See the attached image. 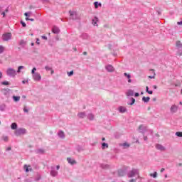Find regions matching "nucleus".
<instances>
[{
    "mask_svg": "<svg viewBox=\"0 0 182 182\" xmlns=\"http://www.w3.org/2000/svg\"><path fill=\"white\" fill-rule=\"evenodd\" d=\"M137 176L139 177V170L137 169H132L129 173H128V177L129 178H132V177H134Z\"/></svg>",
    "mask_w": 182,
    "mask_h": 182,
    "instance_id": "nucleus-1",
    "label": "nucleus"
},
{
    "mask_svg": "<svg viewBox=\"0 0 182 182\" xmlns=\"http://www.w3.org/2000/svg\"><path fill=\"white\" fill-rule=\"evenodd\" d=\"M6 75L8 76H11L12 77L16 76V71L13 68H8L6 70Z\"/></svg>",
    "mask_w": 182,
    "mask_h": 182,
    "instance_id": "nucleus-2",
    "label": "nucleus"
},
{
    "mask_svg": "<svg viewBox=\"0 0 182 182\" xmlns=\"http://www.w3.org/2000/svg\"><path fill=\"white\" fill-rule=\"evenodd\" d=\"M25 133H26V129L22 128L18 129L14 132L16 136H21L25 134Z\"/></svg>",
    "mask_w": 182,
    "mask_h": 182,
    "instance_id": "nucleus-3",
    "label": "nucleus"
},
{
    "mask_svg": "<svg viewBox=\"0 0 182 182\" xmlns=\"http://www.w3.org/2000/svg\"><path fill=\"white\" fill-rule=\"evenodd\" d=\"M11 38H12V34L11 33H6L2 35V39L4 41H9V39H11Z\"/></svg>",
    "mask_w": 182,
    "mask_h": 182,
    "instance_id": "nucleus-4",
    "label": "nucleus"
},
{
    "mask_svg": "<svg viewBox=\"0 0 182 182\" xmlns=\"http://www.w3.org/2000/svg\"><path fill=\"white\" fill-rule=\"evenodd\" d=\"M33 79H34L37 82H39L41 79H42V77L41 76V74H39V73H36L33 75Z\"/></svg>",
    "mask_w": 182,
    "mask_h": 182,
    "instance_id": "nucleus-5",
    "label": "nucleus"
},
{
    "mask_svg": "<svg viewBox=\"0 0 182 182\" xmlns=\"http://www.w3.org/2000/svg\"><path fill=\"white\" fill-rule=\"evenodd\" d=\"M69 14H70L72 19H76V16H77V13H76V11H70Z\"/></svg>",
    "mask_w": 182,
    "mask_h": 182,
    "instance_id": "nucleus-6",
    "label": "nucleus"
},
{
    "mask_svg": "<svg viewBox=\"0 0 182 182\" xmlns=\"http://www.w3.org/2000/svg\"><path fill=\"white\" fill-rule=\"evenodd\" d=\"M156 147L157 150H160L161 151H164L166 150V148L160 144H156Z\"/></svg>",
    "mask_w": 182,
    "mask_h": 182,
    "instance_id": "nucleus-7",
    "label": "nucleus"
},
{
    "mask_svg": "<svg viewBox=\"0 0 182 182\" xmlns=\"http://www.w3.org/2000/svg\"><path fill=\"white\" fill-rule=\"evenodd\" d=\"M24 169L26 170V173H29V171H32V168L29 165H24Z\"/></svg>",
    "mask_w": 182,
    "mask_h": 182,
    "instance_id": "nucleus-8",
    "label": "nucleus"
},
{
    "mask_svg": "<svg viewBox=\"0 0 182 182\" xmlns=\"http://www.w3.org/2000/svg\"><path fill=\"white\" fill-rule=\"evenodd\" d=\"M106 70H107V72H114V68H113V66L112 65L106 66Z\"/></svg>",
    "mask_w": 182,
    "mask_h": 182,
    "instance_id": "nucleus-9",
    "label": "nucleus"
},
{
    "mask_svg": "<svg viewBox=\"0 0 182 182\" xmlns=\"http://www.w3.org/2000/svg\"><path fill=\"white\" fill-rule=\"evenodd\" d=\"M150 71L152 72L153 75L148 76L149 79H154L156 77V73L154 72V69H151Z\"/></svg>",
    "mask_w": 182,
    "mask_h": 182,
    "instance_id": "nucleus-10",
    "label": "nucleus"
},
{
    "mask_svg": "<svg viewBox=\"0 0 182 182\" xmlns=\"http://www.w3.org/2000/svg\"><path fill=\"white\" fill-rule=\"evenodd\" d=\"M119 111L120 112V113H126V112H127V109L124 107H119Z\"/></svg>",
    "mask_w": 182,
    "mask_h": 182,
    "instance_id": "nucleus-11",
    "label": "nucleus"
},
{
    "mask_svg": "<svg viewBox=\"0 0 182 182\" xmlns=\"http://www.w3.org/2000/svg\"><path fill=\"white\" fill-rule=\"evenodd\" d=\"M11 129L12 130H16V129H18V124L15 122L12 123L11 125Z\"/></svg>",
    "mask_w": 182,
    "mask_h": 182,
    "instance_id": "nucleus-12",
    "label": "nucleus"
},
{
    "mask_svg": "<svg viewBox=\"0 0 182 182\" xmlns=\"http://www.w3.org/2000/svg\"><path fill=\"white\" fill-rule=\"evenodd\" d=\"M67 161H68V163L70 164H76V161H75L74 159H73L71 158H68Z\"/></svg>",
    "mask_w": 182,
    "mask_h": 182,
    "instance_id": "nucleus-13",
    "label": "nucleus"
},
{
    "mask_svg": "<svg viewBox=\"0 0 182 182\" xmlns=\"http://www.w3.org/2000/svg\"><path fill=\"white\" fill-rule=\"evenodd\" d=\"M134 95V91L133 90H129L127 92V96H133Z\"/></svg>",
    "mask_w": 182,
    "mask_h": 182,
    "instance_id": "nucleus-14",
    "label": "nucleus"
},
{
    "mask_svg": "<svg viewBox=\"0 0 182 182\" xmlns=\"http://www.w3.org/2000/svg\"><path fill=\"white\" fill-rule=\"evenodd\" d=\"M13 100L14 102H19L21 100V97L20 96H13Z\"/></svg>",
    "mask_w": 182,
    "mask_h": 182,
    "instance_id": "nucleus-15",
    "label": "nucleus"
},
{
    "mask_svg": "<svg viewBox=\"0 0 182 182\" xmlns=\"http://www.w3.org/2000/svg\"><path fill=\"white\" fill-rule=\"evenodd\" d=\"M171 112L172 113H176V112H177V106L173 105V106L171 107Z\"/></svg>",
    "mask_w": 182,
    "mask_h": 182,
    "instance_id": "nucleus-16",
    "label": "nucleus"
},
{
    "mask_svg": "<svg viewBox=\"0 0 182 182\" xmlns=\"http://www.w3.org/2000/svg\"><path fill=\"white\" fill-rule=\"evenodd\" d=\"M142 100H143V102H144V103H148V102L150 101V97H143Z\"/></svg>",
    "mask_w": 182,
    "mask_h": 182,
    "instance_id": "nucleus-17",
    "label": "nucleus"
},
{
    "mask_svg": "<svg viewBox=\"0 0 182 182\" xmlns=\"http://www.w3.org/2000/svg\"><path fill=\"white\" fill-rule=\"evenodd\" d=\"M60 31L58 27H53V33H59Z\"/></svg>",
    "mask_w": 182,
    "mask_h": 182,
    "instance_id": "nucleus-18",
    "label": "nucleus"
},
{
    "mask_svg": "<svg viewBox=\"0 0 182 182\" xmlns=\"http://www.w3.org/2000/svg\"><path fill=\"white\" fill-rule=\"evenodd\" d=\"M98 21H99V18H97V17L94 18V19L92 20V24L94 25V26H96Z\"/></svg>",
    "mask_w": 182,
    "mask_h": 182,
    "instance_id": "nucleus-19",
    "label": "nucleus"
},
{
    "mask_svg": "<svg viewBox=\"0 0 182 182\" xmlns=\"http://www.w3.org/2000/svg\"><path fill=\"white\" fill-rule=\"evenodd\" d=\"M58 136L59 137H60L61 139H63L65 137V133L62 131H60L59 133H58Z\"/></svg>",
    "mask_w": 182,
    "mask_h": 182,
    "instance_id": "nucleus-20",
    "label": "nucleus"
},
{
    "mask_svg": "<svg viewBox=\"0 0 182 182\" xmlns=\"http://www.w3.org/2000/svg\"><path fill=\"white\" fill-rule=\"evenodd\" d=\"M102 149H109V144H107V143H102Z\"/></svg>",
    "mask_w": 182,
    "mask_h": 182,
    "instance_id": "nucleus-21",
    "label": "nucleus"
},
{
    "mask_svg": "<svg viewBox=\"0 0 182 182\" xmlns=\"http://www.w3.org/2000/svg\"><path fill=\"white\" fill-rule=\"evenodd\" d=\"M50 174H51V176H53V177H55V176H58V171H51Z\"/></svg>",
    "mask_w": 182,
    "mask_h": 182,
    "instance_id": "nucleus-22",
    "label": "nucleus"
},
{
    "mask_svg": "<svg viewBox=\"0 0 182 182\" xmlns=\"http://www.w3.org/2000/svg\"><path fill=\"white\" fill-rule=\"evenodd\" d=\"M121 146H123V147H124V149H127V147H130V144L124 142L122 144H121Z\"/></svg>",
    "mask_w": 182,
    "mask_h": 182,
    "instance_id": "nucleus-23",
    "label": "nucleus"
},
{
    "mask_svg": "<svg viewBox=\"0 0 182 182\" xmlns=\"http://www.w3.org/2000/svg\"><path fill=\"white\" fill-rule=\"evenodd\" d=\"M176 46H177V48H182L181 41H176Z\"/></svg>",
    "mask_w": 182,
    "mask_h": 182,
    "instance_id": "nucleus-24",
    "label": "nucleus"
},
{
    "mask_svg": "<svg viewBox=\"0 0 182 182\" xmlns=\"http://www.w3.org/2000/svg\"><path fill=\"white\" fill-rule=\"evenodd\" d=\"M5 50V47L0 46V53H4Z\"/></svg>",
    "mask_w": 182,
    "mask_h": 182,
    "instance_id": "nucleus-25",
    "label": "nucleus"
},
{
    "mask_svg": "<svg viewBox=\"0 0 182 182\" xmlns=\"http://www.w3.org/2000/svg\"><path fill=\"white\" fill-rule=\"evenodd\" d=\"M146 92H147V93H149V95H153V91H149V87H146Z\"/></svg>",
    "mask_w": 182,
    "mask_h": 182,
    "instance_id": "nucleus-26",
    "label": "nucleus"
},
{
    "mask_svg": "<svg viewBox=\"0 0 182 182\" xmlns=\"http://www.w3.org/2000/svg\"><path fill=\"white\" fill-rule=\"evenodd\" d=\"M151 177H154V178H156L157 177V172H154V173H150Z\"/></svg>",
    "mask_w": 182,
    "mask_h": 182,
    "instance_id": "nucleus-27",
    "label": "nucleus"
},
{
    "mask_svg": "<svg viewBox=\"0 0 182 182\" xmlns=\"http://www.w3.org/2000/svg\"><path fill=\"white\" fill-rule=\"evenodd\" d=\"M79 117H81L82 119H83V117H85V114L84 112H80L78 114Z\"/></svg>",
    "mask_w": 182,
    "mask_h": 182,
    "instance_id": "nucleus-28",
    "label": "nucleus"
},
{
    "mask_svg": "<svg viewBox=\"0 0 182 182\" xmlns=\"http://www.w3.org/2000/svg\"><path fill=\"white\" fill-rule=\"evenodd\" d=\"M176 136H178V137H182V132H177L176 133Z\"/></svg>",
    "mask_w": 182,
    "mask_h": 182,
    "instance_id": "nucleus-29",
    "label": "nucleus"
},
{
    "mask_svg": "<svg viewBox=\"0 0 182 182\" xmlns=\"http://www.w3.org/2000/svg\"><path fill=\"white\" fill-rule=\"evenodd\" d=\"M134 102H136V100L134 98H132V103H128V105L132 106V105H134Z\"/></svg>",
    "mask_w": 182,
    "mask_h": 182,
    "instance_id": "nucleus-30",
    "label": "nucleus"
},
{
    "mask_svg": "<svg viewBox=\"0 0 182 182\" xmlns=\"http://www.w3.org/2000/svg\"><path fill=\"white\" fill-rule=\"evenodd\" d=\"M21 69H23V66L21 65L18 68L17 73H21Z\"/></svg>",
    "mask_w": 182,
    "mask_h": 182,
    "instance_id": "nucleus-31",
    "label": "nucleus"
},
{
    "mask_svg": "<svg viewBox=\"0 0 182 182\" xmlns=\"http://www.w3.org/2000/svg\"><path fill=\"white\" fill-rule=\"evenodd\" d=\"M124 75H125L127 77V79H130V77H132V76L130 75V74H127V73H124Z\"/></svg>",
    "mask_w": 182,
    "mask_h": 182,
    "instance_id": "nucleus-32",
    "label": "nucleus"
},
{
    "mask_svg": "<svg viewBox=\"0 0 182 182\" xmlns=\"http://www.w3.org/2000/svg\"><path fill=\"white\" fill-rule=\"evenodd\" d=\"M119 176H124V172L123 171H119L118 172Z\"/></svg>",
    "mask_w": 182,
    "mask_h": 182,
    "instance_id": "nucleus-33",
    "label": "nucleus"
},
{
    "mask_svg": "<svg viewBox=\"0 0 182 182\" xmlns=\"http://www.w3.org/2000/svg\"><path fill=\"white\" fill-rule=\"evenodd\" d=\"M45 69H46V70H52V68H50L49 66H46Z\"/></svg>",
    "mask_w": 182,
    "mask_h": 182,
    "instance_id": "nucleus-34",
    "label": "nucleus"
},
{
    "mask_svg": "<svg viewBox=\"0 0 182 182\" xmlns=\"http://www.w3.org/2000/svg\"><path fill=\"white\" fill-rule=\"evenodd\" d=\"M2 85H4L5 86H8V85H9V82L8 81L3 82Z\"/></svg>",
    "mask_w": 182,
    "mask_h": 182,
    "instance_id": "nucleus-35",
    "label": "nucleus"
},
{
    "mask_svg": "<svg viewBox=\"0 0 182 182\" xmlns=\"http://www.w3.org/2000/svg\"><path fill=\"white\" fill-rule=\"evenodd\" d=\"M36 70V68H33V70H31L32 75H35V71Z\"/></svg>",
    "mask_w": 182,
    "mask_h": 182,
    "instance_id": "nucleus-36",
    "label": "nucleus"
},
{
    "mask_svg": "<svg viewBox=\"0 0 182 182\" xmlns=\"http://www.w3.org/2000/svg\"><path fill=\"white\" fill-rule=\"evenodd\" d=\"M21 25H22V26H23V28H26V23H25V22L21 21Z\"/></svg>",
    "mask_w": 182,
    "mask_h": 182,
    "instance_id": "nucleus-37",
    "label": "nucleus"
},
{
    "mask_svg": "<svg viewBox=\"0 0 182 182\" xmlns=\"http://www.w3.org/2000/svg\"><path fill=\"white\" fill-rule=\"evenodd\" d=\"M8 139H9L8 136H3V140L4 141H8Z\"/></svg>",
    "mask_w": 182,
    "mask_h": 182,
    "instance_id": "nucleus-38",
    "label": "nucleus"
},
{
    "mask_svg": "<svg viewBox=\"0 0 182 182\" xmlns=\"http://www.w3.org/2000/svg\"><path fill=\"white\" fill-rule=\"evenodd\" d=\"M68 76L73 75V70L70 71V73H68Z\"/></svg>",
    "mask_w": 182,
    "mask_h": 182,
    "instance_id": "nucleus-39",
    "label": "nucleus"
},
{
    "mask_svg": "<svg viewBox=\"0 0 182 182\" xmlns=\"http://www.w3.org/2000/svg\"><path fill=\"white\" fill-rule=\"evenodd\" d=\"M41 38H42V39H44L45 41H48V37H46V36H42Z\"/></svg>",
    "mask_w": 182,
    "mask_h": 182,
    "instance_id": "nucleus-40",
    "label": "nucleus"
},
{
    "mask_svg": "<svg viewBox=\"0 0 182 182\" xmlns=\"http://www.w3.org/2000/svg\"><path fill=\"white\" fill-rule=\"evenodd\" d=\"M136 180H137L136 178H133V179L129 180V182H136Z\"/></svg>",
    "mask_w": 182,
    "mask_h": 182,
    "instance_id": "nucleus-41",
    "label": "nucleus"
},
{
    "mask_svg": "<svg viewBox=\"0 0 182 182\" xmlns=\"http://www.w3.org/2000/svg\"><path fill=\"white\" fill-rule=\"evenodd\" d=\"M23 112H25L26 113H28V109H26V107L23 108Z\"/></svg>",
    "mask_w": 182,
    "mask_h": 182,
    "instance_id": "nucleus-42",
    "label": "nucleus"
},
{
    "mask_svg": "<svg viewBox=\"0 0 182 182\" xmlns=\"http://www.w3.org/2000/svg\"><path fill=\"white\" fill-rule=\"evenodd\" d=\"M139 96H140V94H139V92H136L135 93V97H139Z\"/></svg>",
    "mask_w": 182,
    "mask_h": 182,
    "instance_id": "nucleus-43",
    "label": "nucleus"
},
{
    "mask_svg": "<svg viewBox=\"0 0 182 182\" xmlns=\"http://www.w3.org/2000/svg\"><path fill=\"white\" fill-rule=\"evenodd\" d=\"M6 151H9L10 150H11V146H9L8 148H6Z\"/></svg>",
    "mask_w": 182,
    "mask_h": 182,
    "instance_id": "nucleus-44",
    "label": "nucleus"
},
{
    "mask_svg": "<svg viewBox=\"0 0 182 182\" xmlns=\"http://www.w3.org/2000/svg\"><path fill=\"white\" fill-rule=\"evenodd\" d=\"M36 43L39 45L41 43H39V38H36Z\"/></svg>",
    "mask_w": 182,
    "mask_h": 182,
    "instance_id": "nucleus-45",
    "label": "nucleus"
},
{
    "mask_svg": "<svg viewBox=\"0 0 182 182\" xmlns=\"http://www.w3.org/2000/svg\"><path fill=\"white\" fill-rule=\"evenodd\" d=\"M51 72V75H53V73H55V71L51 68V70H50Z\"/></svg>",
    "mask_w": 182,
    "mask_h": 182,
    "instance_id": "nucleus-46",
    "label": "nucleus"
},
{
    "mask_svg": "<svg viewBox=\"0 0 182 182\" xmlns=\"http://www.w3.org/2000/svg\"><path fill=\"white\" fill-rule=\"evenodd\" d=\"M97 4H98L97 2H95V8H97V7H98Z\"/></svg>",
    "mask_w": 182,
    "mask_h": 182,
    "instance_id": "nucleus-47",
    "label": "nucleus"
},
{
    "mask_svg": "<svg viewBox=\"0 0 182 182\" xmlns=\"http://www.w3.org/2000/svg\"><path fill=\"white\" fill-rule=\"evenodd\" d=\"M20 44H21V45H23V44H25V41H21L20 42Z\"/></svg>",
    "mask_w": 182,
    "mask_h": 182,
    "instance_id": "nucleus-48",
    "label": "nucleus"
},
{
    "mask_svg": "<svg viewBox=\"0 0 182 182\" xmlns=\"http://www.w3.org/2000/svg\"><path fill=\"white\" fill-rule=\"evenodd\" d=\"M82 55H87V52L84 51V52L82 53Z\"/></svg>",
    "mask_w": 182,
    "mask_h": 182,
    "instance_id": "nucleus-49",
    "label": "nucleus"
},
{
    "mask_svg": "<svg viewBox=\"0 0 182 182\" xmlns=\"http://www.w3.org/2000/svg\"><path fill=\"white\" fill-rule=\"evenodd\" d=\"M163 171H164V168H162L160 171L161 173H163Z\"/></svg>",
    "mask_w": 182,
    "mask_h": 182,
    "instance_id": "nucleus-50",
    "label": "nucleus"
},
{
    "mask_svg": "<svg viewBox=\"0 0 182 182\" xmlns=\"http://www.w3.org/2000/svg\"><path fill=\"white\" fill-rule=\"evenodd\" d=\"M56 168H57V170H59V168H60V166L59 165H58V166H56Z\"/></svg>",
    "mask_w": 182,
    "mask_h": 182,
    "instance_id": "nucleus-51",
    "label": "nucleus"
},
{
    "mask_svg": "<svg viewBox=\"0 0 182 182\" xmlns=\"http://www.w3.org/2000/svg\"><path fill=\"white\" fill-rule=\"evenodd\" d=\"M129 83H132V80L130 78H128Z\"/></svg>",
    "mask_w": 182,
    "mask_h": 182,
    "instance_id": "nucleus-52",
    "label": "nucleus"
},
{
    "mask_svg": "<svg viewBox=\"0 0 182 182\" xmlns=\"http://www.w3.org/2000/svg\"><path fill=\"white\" fill-rule=\"evenodd\" d=\"M178 25H182V21L178 22Z\"/></svg>",
    "mask_w": 182,
    "mask_h": 182,
    "instance_id": "nucleus-53",
    "label": "nucleus"
},
{
    "mask_svg": "<svg viewBox=\"0 0 182 182\" xmlns=\"http://www.w3.org/2000/svg\"><path fill=\"white\" fill-rule=\"evenodd\" d=\"M1 15H3V16L5 17V15H6L5 12H3V13L1 14Z\"/></svg>",
    "mask_w": 182,
    "mask_h": 182,
    "instance_id": "nucleus-54",
    "label": "nucleus"
},
{
    "mask_svg": "<svg viewBox=\"0 0 182 182\" xmlns=\"http://www.w3.org/2000/svg\"><path fill=\"white\" fill-rule=\"evenodd\" d=\"M153 87L154 89H157V85H154Z\"/></svg>",
    "mask_w": 182,
    "mask_h": 182,
    "instance_id": "nucleus-55",
    "label": "nucleus"
},
{
    "mask_svg": "<svg viewBox=\"0 0 182 182\" xmlns=\"http://www.w3.org/2000/svg\"><path fill=\"white\" fill-rule=\"evenodd\" d=\"M2 77V73L0 72V79Z\"/></svg>",
    "mask_w": 182,
    "mask_h": 182,
    "instance_id": "nucleus-56",
    "label": "nucleus"
},
{
    "mask_svg": "<svg viewBox=\"0 0 182 182\" xmlns=\"http://www.w3.org/2000/svg\"><path fill=\"white\" fill-rule=\"evenodd\" d=\"M30 21H31V22H33V21H35L33 18H30Z\"/></svg>",
    "mask_w": 182,
    "mask_h": 182,
    "instance_id": "nucleus-57",
    "label": "nucleus"
},
{
    "mask_svg": "<svg viewBox=\"0 0 182 182\" xmlns=\"http://www.w3.org/2000/svg\"><path fill=\"white\" fill-rule=\"evenodd\" d=\"M26 21H30V18H28V17H26Z\"/></svg>",
    "mask_w": 182,
    "mask_h": 182,
    "instance_id": "nucleus-58",
    "label": "nucleus"
},
{
    "mask_svg": "<svg viewBox=\"0 0 182 182\" xmlns=\"http://www.w3.org/2000/svg\"><path fill=\"white\" fill-rule=\"evenodd\" d=\"M25 16H28V13L24 14Z\"/></svg>",
    "mask_w": 182,
    "mask_h": 182,
    "instance_id": "nucleus-59",
    "label": "nucleus"
},
{
    "mask_svg": "<svg viewBox=\"0 0 182 182\" xmlns=\"http://www.w3.org/2000/svg\"><path fill=\"white\" fill-rule=\"evenodd\" d=\"M102 141H105V140H106V139L105 138H102Z\"/></svg>",
    "mask_w": 182,
    "mask_h": 182,
    "instance_id": "nucleus-60",
    "label": "nucleus"
},
{
    "mask_svg": "<svg viewBox=\"0 0 182 182\" xmlns=\"http://www.w3.org/2000/svg\"><path fill=\"white\" fill-rule=\"evenodd\" d=\"M23 99H26V96L23 95Z\"/></svg>",
    "mask_w": 182,
    "mask_h": 182,
    "instance_id": "nucleus-61",
    "label": "nucleus"
},
{
    "mask_svg": "<svg viewBox=\"0 0 182 182\" xmlns=\"http://www.w3.org/2000/svg\"><path fill=\"white\" fill-rule=\"evenodd\" d=\"M141 127H143V126L140 125V126H139V129H141Z\"/></svg>",
    "mask_w": 182,
    "mask_h": 182,
    "instance_id": "nucleus-62",
    "label": "nucleus"
},
{
    "mask_svg": "<svg viewBox=\"0 0 182 182\" xmlns=\"http://www.w3.org/2000/svg\"><path fill=\"white\" fill-rule=\"evenodd\" d=\"M33 45H34L33 43H31V46H33Z\"/></svg>",
    "mask_w": 182,
    "mask_h": 182,
    "instance_id": "nucleus-63",
    "label": "nucleus"
},
{
    "mask_svg": "<svg viewBox=\"0 0 182 182\" xmlns=\"http://www.w3.org/2000/svg\"><path fill=\"white\" fill-rule=\"evenodd\" d=\"M179 103H180V105H182V102H180Z\"/></svg>",
    "mask_w": 182,
    "mask_h": 182,
    "instance_id": "nucleus-64",
    "label": "nucleus"
}]
</instances>
